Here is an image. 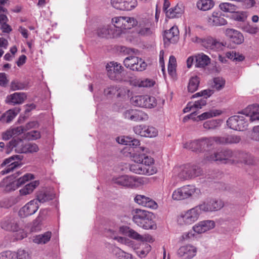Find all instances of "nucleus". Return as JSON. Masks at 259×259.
Masks as SVG:
<instances>
[{
	"label": "nucleus",
	"mask_w": 259,
	"mask_h": 259,
	"mask_svg": "<svg viewBox=\"0 0 259 259\" xmlns=\"http://www.w3.org/2000/svg\"><path fill=\"white\" fill-rule=\"evenodd\" d=\"M133 159L135 163L129 165V169L131 172L146 175H152L156 173L157 168L152 165L154 160L152 157L137 151L133 153Z\"/></svg>",
	"instance_id": "nucleus-1"
},
{
	"label": "nucleus",
	"mask_w": 259,
	"mask_h": 259,
	"mask_svg": "<svg viewBox=\"0 0 259 259\" xmlns=\"http://www.w3.org/2000/svg\"><path fill=\"white\" fill-rule=\"evenodd\" d=\"M247 154L243 152L233 151L229 149H223L211 154L209 160L220 161L223 163H244L248 164L245 159Z\"/></svg>",
	"instance_id": "nucleus-2"
},
{
	"label": "nucleus",
	"mask_w": 259,
	"mask_h": 259,
	"mask_svg": "<svg viewBox=\"0 0 259 259\" xmlns=\"http://www.w3.org/2000/svg\"><path fill=\"white\" fill-rule=\"evenodd\" d=\"M113 183L126 188L136 189L149 183L147 178L132 176L127 175L114 177L112 178Z\"/></svg>",
	"instance_id": "nucleus-3"
},
{
	"label": "nucleus",
	"mask_w": 259,
	"mask_h": 259,
	"mask_svg": "<svg viewBox=\"0 0 259 259\" xmlns=\"http://www.w3.org/2000/svg\"><path fill=\"white\" fill-rule=\"evenodd\" d=\"M112 23L114 27L113 32V37L119 36L122 33H125L130 30L136 26L138 22L134 17L120 16L112 18Z\"/></svg>",
	"instance_id": "nucleus-4"
},
{
	"label": "nucleus",
	"mask_w": 259,
	"mask_h": 259,
	"mask_svg": "<svg viewBox=\"0 0 259 259\" xmlns=\"http://www.w3.org/2000/svg\"><path fill=\"white\" fill-rule=\"evenodd\" d=\"M153 213L140 209H136L133 217V222L144 229H155L156 225L153 220Z\"/></svg>",
	"instance_id": "nucleus-5"
},
{
	"label": "nucleus",
	"mask_w": 259,
	"mask_h": 259,
	"mask_svg": "<svg viewBox=\"0 0 259 259\" xmlns=\"http://www.w3.org/2000/svg\"><path fill=\"white\" fill-rule=\"evenodd\" d=\"M195 193L197 195L200 194V189L192 185L184 186L175 190L172 193V197L174 200H182L189 198Z\"/></svg>",
	"instance_id": "nucleus-6"
},
{
	"label": "nucleus",
	"mask_w": 259,
	"mask_h": 259,
	"mask_svg": "<svg viewBox=\"0 0 259 259\" xmlns=\"http://www.w3.org/2000/svg\"><path fill=\"white\" fill-rule=\"evenodd\" d=\"M200 212L198 206H196L178 216V222L181 225L192 224L198 220Z\"/></svg>",
	"instance_id": "nucleus-7"
},
{
	"label": "nucleus",
	"mask_w": 259,
	"mask_h": 259,
	"mask_svg": "<svg viewBox=\"0 0 259 259\" xmlns=\"http://www.w3.org/2000/svg\"><path fill=\"white\" fill-rule=\"evenodd\" d=\"M131 101L134 106L142 108H152L157 105L156 99L148 95L136 96Z\"/></svg>",
	"instance_id": "nucleus-8"
},
{
	"label": "nucleus",
	"mask_w": 259,
	"mask_h": 259,
	"mask_svg": "<svg viewBox=\"0 0 259 259\" xmlns=\"http://www.w3.org/2000/svg\"><path fill=\"white\" fill-rule=\"evenodd\" d=\"M107 75L112 80L118 81H125L121 77L124 68L120 64L117 62H110L106 65Z\"/></svg>",
	"instance_id": "nucleus-9"
},
{
	"label": "nucleus",
	"mask_w": 259,
	"mask_h": 259,
	"mask_svg": "<svg viewBox=\"0 0 259 259\" xmlns=\"http://www.w3.org/2000/svg\"><path fill=\"white\" fill-rule=\"evenodd\" d=\"M227 124L232 130L244 131L248 126V119L243 115H234L228 118Z\"/></svg>",
	"instance_id": "nucleus-10"
},
{
	"label": "nucleus",
	"mask_w": 259,
	"mask_h": 259,
	"mask_svg": "<svg viewBox=\"0 0 259 259\" xmlns=\"http://www.w3.org/2000/svg\"><path fill=\"white\" fill-rule=\"evenodd\" d=\"M23 159V156L21 155H14L6 159L2 163L1 166L7 165V167L1 171V173L4 175L7 174L11 171H13L17 167H20L21 163L20 161Z\"/></svg>",
	"instance_id": "nucleus-11"
},
{
	"label": "nucleus",
	"mask_w": 259,
	"mask_h": 259,
	"mask_svg": "<svg viewBox=\"0 0 259 259\" xmlns=\"http://www.w3.org/2000/svg\"><path fill=\"white\" fill-rule=\"evenodd\" d=\"M125 119L136 122L146 121L148 119V115L144 111L137 109H128L123 113Z\"/></svg>",
	"instance_id": "nucleus-12"
},
{
	"label": "nucleus",
	"mask_w": 259,
	"mask_h": 259,
	"mask_svg": "<svg viewBox=\"0 0 259 259\" xmlns=\"http://www.w3.org/2000/svg\"><path fill=\"white\" fill-rule=\"evenodd\" d=\"M200 210L205 212L217 211L222 208L224 202L220 199H212L198 205Z\"/></svg>",
	"instance_id": "nucleus-13"
},
{
	"label": "nucleus",
	"mask_w": 259,
	"mask_h": 259,
	"mask_svg": "<svg viewBox=\"0 0 259 259\" xmlns=\"http://www.w3.org/2000/svg\"><path fill=\"white\" fill-rule=\"evenodd\" d=\"M196 40L198 42H201L202 45L206 49L213 50L222 49V47L225 46L226 45V43L224 44L223 42H220L212 37H208L204 39L196 37Z\"/></svg>",
	"instance_id": "nucleus-14"
},
{
	"label": "nucleus",
	"mask_w": 259,
	"mask_h": 259,
	"mask_svg": "<svg viewBox=\"0 0 259 259\" xmlns=\"http://www.w3.org/2000/svg\"><path fill=\"white\" fill-rule=\"evenodd\" d=\"M39 205L37 200L33 199L22 207L19 211V215L21 218H26L33 214L38 210Z\"/></svg>",
	"instance_id": "nucleus-15"
},
{
	"label": "nucleus",
	"mask_w": 259,
	"mask_h": 259,
	"mask_svg": "<svg viewBox=\"0 0 259 259\" xmlns=\"http://www.w3.org/2000/svg\"><path fill=\"white\" fill-rule=\"evenodd\" d=\"M113 7L122 11H130L137 5V0H111Z\"/></svg>",
	"instance_id": "nucleus-16"
},
{
	"label": "nucleus",
	"mask_w": 259,
	"mask_h": 259,
	"mask_svg": "<svg viewBox=\"0 0 259 259\" xmlns=\"http://www.w3.org/2000/svg\"><path fill=\"white\" fill-rule=\"evenodd\" d=\"M197 248L191 245L180 247L177 251V254L181 259H191L196 255Z\"/></svg>",
	"instance_id": "nucleus-17"
},
{
	"label": "nucleus",
	"mask_w": 259,
	"mask_h": 259,
	"mask_svg": "<svg viewBox=\"0 0 259 259\" xmlns=\"http://www.w3.org/2000/svg\"><path fill=\"white\" fill-rule=\"evenodd\" d=\"M179 31L177 27H172L169 30H166L163 35V41L165 46L170 44L176 43L179 39Z\"/></svg>",
	"instance_id": "nucleus-18"
},
{
	"label": "nucleus",
	"mask_w": 259,
	"mask_h": 259,
	"mask_svg": "<svg viewBox=\"0 0 259 259\" xmlns=\"http://www.w3.org/2000/svg\"><path fill=\"white\" fill-rule=\"evenodd\" d=\"M224 15L221 12H213L207 19L208 25L211 26H220L227 24V20L224 17Z\"/></svg>",
	"instance_id": "nucleus-19"
},
{
	"label": "nucleus",
	"mask_w": 259,
	"mask_h": 259,
	"mask_svg": "<svg viewBox=\"0 0 259 259\" xmlns=\"http://www.w3.org/2000/svg\"><path fill=\"white\" fill-rule=\"evenodd\" d=\"M215 138V143L219 145H229L237 144L241 141L239 136L235 135L226 134L222 136H217Z\"/></svg>",
	"instance_id": "nucleus-20"
},
{
	"label": "nucleus",
	"mask_w": 259,
	"mask_h": 259,
	"mask_svg": "<svg viewBox=\"0 0 259 259\" xmlns=\"http://www.w3.org/2000/svg\"><path fill=\"white\" fill-rule=\"evenodd\" d=\"M225 35L230 42L236 45H240L244 42V37L240 31L231 28H227Z\"/></svg>",
	"instance_id": "nucleus-21"
},
{
	"label": "nucleus",
	"mask_w": 259,
	"mask_h": 259,
	"mask_svg": "<svg viewBox=\"0 0 259 259\" xmlns=\"http://www.w3.org/2000/svg\"><path fill=\"white\" fill-rule=\"evenodd\" d=\"M241 113L246 116L250 121L259 120V105L252 104L243 109Z\"/></svg>",
	"instance_id": "nucleus-22"
},
{
	"label": "nucleus",
	"mask_w": 259,
	"mask_h": 259,
	"mask_svg": "<svg viewBox=\"0 0 259 259\" xmlns=\"http://www.w3.org/2000/svg\"><path fill=\"white\" fill-rule=\"evenodd\" d=\"M1 228L7 231L18 232L20 228L17 221L12 218H5L1 222Z\"/></svg>",
	"instance_id": "nucleus-23"
},
{
	"label": "nucleus",
	"mask_w": 259,
	"mask_h": 259,
	"mask_svg": "<svg viewBox=\"0 0 259 259\" xmlns=\"http://www.w3.org/2000/svg\"><path fill=\"white\" fill-rule=\"evenodd\" d=\"M26 142L19 138L13 139L7 145L10 150H14L16 152L25 153L26 150Z\"/></svg>",
	"instance_id": "nucleus-24"
},
{
	"label": "nucleus",
	"mask_w": 259,
	"mask_h": 259,
	"mask_svg": "<svg viewBox=\"0 0 259 259\" xmlns=\"http://www.w3.org/2000/svg\"><path fill=\"white\" fill-rule=\"evenodd\" d=\"M135 201L144 207L156 209L158 205L156 202L149 197L143 195H137L134 198Z\"/></svg>",
	"instance_id": "nucleus-25"
},
{
	"label": "nucleus",
	"mask_w": 259,
	"mask_h": 259,
	"mask_svg": "<svg viewBox=\"0 0 259 259\" xmlns=\"http://www.w3.org/2000/svg\"><path fill=\"white\" fill-rule=\"evenodd\" d=\"M215 227V223L213 221L206 220L199 222L193 226L194 232L201 234L213 229Z\"/></svg>",
	"instance_id": "nucleus-26"
},
{
	"label": "nucleus",
	"mask_w": 259,
	"mask_h": 259,
	"mask_svg": "<svg viewBox=\"0 0 259 259\" xmlns=\"http://www.w3.org/2000/svg\"><path fill=\"white\" fill-rule=\"evenodd\" d=\"M55 197V194L47 190H42L37 192L36 194V199L37 202L45 203L54 199Z\"/></svg>",
	"instance_id": "nucleus-27"
},
{
	"label": "nucleus",
	"mask_w": 259,
	"mask_h": 259,
	"mask_svg": "<svg viewBox=\"0 0 259 259\" xmlns=\"http://www.w3.org/2000/svg\"><path fill=\"white\" fill-rule=\"evenodd\" d=\"M26 96L23 93H15L13 94L9 95L7 97L6 102L7 103L15 105L16 104H20L22 103Z\"/></svg>",
	"instance_id": "nucleus-28"
},
{
	"label": "nucleus",
	"mask_w": 259,
	"mask_h": 259,
	"mask_svg": "<svg viewBox=\"0 0 259 259\" xmlns=\"http://www.w3.org/2000/svg\"><path fill=\"white\" fill-rule=\"evenodd\" d=\"M20 110L21 109L19 107H15L8 110L0 117V121L2 123L10 122L19 113Z\"/></svg>",
	"instance_id": "nucleus-29"
},
{
	"label": "nucleus",
	"mask_w": 259,
	"mask_h": 259,
	"mask_svg": "<svg viewBox=\"0 0 259 259\" xmlns=\"http://www.w3.org/2000/svg\"><path fill=\"white\" fill-rule=\"evenodd\" d=\"M195 67L204 68L210 63V59L207 55L202 53L195 57Z\"/></svg>",
	"instance_id": "nucleus-30"
},
{
	"label": "nucleus",
	"mask_w": 259,
	"mask_h": 259,
	"mask_svg": "<svg viewBox=\"0 0 259 259\" xmlns=\"http://www.w3.org/2000/svg\"><path fill=\"white\" fill-rule=\"evenodd\" d=\"M114 26L113 27H100L96 30V33L99 37H106L107 36L113 37V32L114 30Z\"/></svg>",
	"instance_id": "nucleus-31"
},
{
	"label": "nucleus",
	"mask_w": 259,
	"mask_h": 259,
	"mask_svg": "<svg viewBox=\"0 0 259 259\" xmlns=\"http://www.w3.org/2000/svg\"><path fill=\"white\" fill-rule=\"evenodd\" d=\"M33 178V177L32 174H26L24 175L23 177H21L18 179L17 180L13 182L10 185L13 186L14 188H13V190H14L16 188L24 184L26 182L28 181L29 180H31Z\"/></svg>",
	"instance_id": "nucleus-32"
},
{
	"label": "nucleus",
	"mask_w": 259,
	"mask_h": 259,
	"mask_svg": "<svg viewBox=\"0 0 259 259\" xmlns=\"http://www.w3.org/2000/svg\"><path fill=\"white\" fill-rule=\"evenodd\" d=\"M151 23L147 20V22L144 25L140 24L139 29L137 30L138 33L141 35H149L152 33L151 29Z\"/></svg>",
	"instance_id": "nucleus-33"
},
{
	"label": "nucleus",
	"mask_w": 259,
	"mask_h": 259,
	"mask_svg": "<svg viewBox=\"0 0 259 259\" xmlns=\"http://www.w3.org/2000/svg\"><path fill=\"white\" fill-rule=\"evenodd\" d=\"M222 111L220 110H211L208 112H204L197 117V120H203L208 118L219 116L222 114Z\"/></svg>",
	"instance_id": "nucleus-34"
},
{
	"label": "nucleus",
	"mask_w": 259,
	"mask_h": 259,
	"mask_svg": "<svg viewBox=\"0 0 259 259\" xmlns=\"http://www.w3.org/2000/svg\"><path fill=\"white\" fill-rule=\"evenodd\" d=\"M183 13V10L178 6L169 9L167 12H166V17L172 19L180 17Z\"/></svg>",
	"instance_id": "nucleus-35"
},
{
	"label": "nucleus",
	"mask_w": 259,
	"mask_h": 259,
	"mask_svg": "<svg viewBox=\"0 0 259 259\" xmlns=\"http://www.w3.org/2000/svg\"><path fill=\"white\" fill-rule=\"evenodd\" d=\"M184 148L190 150L192 151H201L199 139L191 141L185 143L184 144Z\"/></svg>",
	"instance_id": "nucleus-36"
},
{
	"label": "nucleus",
	"mask_w": 259,
	"mask_h": 259,
	"mask_svg": "<svg viewBox=\"0 0 259 259\" xmlns=\"http://www.w3.org/2000/svg\"><path fill=\"white\" fill-rule=\"evenodd\" d=\"M51 236V232H47L43 234L36 236L33 239V241L37 244H45L50 241Z\"/></svg>",
	"instance_id": "nucleus-37"
},
{
	"label": "nucleus",
	"mask_w": 259,
	"mask_h": 259,
	"mask_svg": "<svg viewBox=\"0 0 259 259\" xmlns=\"http://www.w3.org/2000/svg\"><path fill=\"white\" fill-rule=\"evenodd\" d=\"M199 140L201 151H202L213 145V143L215 142V138L214 137L209 138L205 137L199 139Z\"/></svg>",
	"instance_id": "nucleus-38"
},
{
	"label": "nucleus",
	"mask_w": 259,
	"mask_h": 259,
	"mask_svg": "<svg viewBox=\"0 0 259 259\" xmlns=\"http://www.w3.org/2000/svg\"><path fill=\"white\" fill-rule=\"evenodd\" d=\"M214 6L212 0H200L197 3V8L202 11H207L211 9Z\"/></svg>",
	"instance_id": "nucleus-39"
},
{
	"label": "nucleus",
	"mask_w": 259,
	"mask_h": 259,
	"mask_svg": "<svg viewBox=\"0 0 259 259\" xmlns=\"http://www.w3.org/2000/svg\"><path fill=\"white\" fill-rule=\"evenodd\" d=\"M39 185L38 181H35L27 184L23 189L20 190L21 195H25L32 192L34 189Z\"/></svg>",
	"instance_id": "nucleus-40"
},
{
	"label": "nucleus",
	"mask_w": 259,
	"mask_h": 259,
	"mask_svg": "<svg viewBox=\"0 0 259 259\" xmlns=\"http://www.w3.org/2000/svg\"><path fill=\"white\" fill-rule=\"evenodd\" d=\"M200 80L199 77L194 76L191 77L189 81L188 90L189 92L194 93L198 88Z\"/></svg>",
	"instance_id": "nucleus-41"
},
{
	"label": "nucleus",
	"mask_w": 259,
	"mask_h": 259,
	"mask_svg": "<svg viewBox=\"0 0 259 259\" xmlns=\"http://www.w3.org/2000/svg\"><path fill=\"white\" fill-rule=\"evenodd\" d=\"M219 8L222 11L228 13H234L238 8L235 5L229 3H221L219 5Z\"/></svg>",
	"instance_id": "nucleus-42"
},
{
	"label": "nucleus",
	"mask_w": 259,
	"mask_h": 259,
	"mask_svg": "<svg viewBox=\"0 0 259 259\" xmlns=\"http://www.w3.org/2000/svg\"><path fill=\"white\" fill-rule=\"evenodd\" d=\"M189 171L190 175V179L201 175L203 173L202 169L196 165L189 164Z\"/></svg>",
	"instance_id": "nucleus-43"
},
{
	"label": "nucleus",
	"mask_w": 259,
	"mask_h": 259,
	"mask_svg": "<svg viewBox=\"0 0 259 259\" xmlns=\"http://www.w3.org/2000/svg\"><path fill=\"white\" fill-rule=\"evenodd\" d=\"M139 58L136 56H129L126 57L124 61V65L126 68H129L131 70H133V68L135 67L136 63H138Z\"/></svg>",
	"instance_id": "nucleus-44"
},
{
	"label": "nucleus",
	"mask_w": 259,
	"mask_h": 259,
	"mask_svg": "<svg viewBox=\"0 0 259 259\" xmlns=\"http://www.w3.org/2000/svg\"><path fill=\"white\" fill-rule=\"evenodd\" d=\"M178 177L182 180L190 179V175L189 171V164L184 165L181 167V170L178 174Z\"/></svg>",
	"instance_id": "nucleus-45"
},
{
	"label": "nucleus",
	"mask_w": 259,
	"mask_h": 259,
	"mask_svg": "<svg viewBox=\"0 0 259 259\" xmlns=\"http://www.w3.org/2000/svg\"><path fill=\"white\" fill-rule=\"evenodd\" d=\"M225 85V80L220 77H217L213 78V82L212 87L218 91L223 89Z\"/></svg>",
	"instance_id": "nucleus-46"
},
{
	"label": "nucleus",
	"mask_w": 259,
	"mask_h": 259,
	"mask_svg": "<svg viewBox=\"0 0 259 259\" xmlns=\"http://www.w3.org/2000/svg\"><path fill=\"white\" fill-rule=\"evenodd\" d=\"M27 87V83L17 80L12 81L11 83V89L13 91L24 90Z\"/></svg>",
	"instance_id": "nucleus-47"
},
{
	"label": "nucleus",
	"mask_w": 259,
	"mask_h": 259,
	"mask_svg": "<svg viewBox=\"0 0 259 259\" xmlns=\"http://www.w3.org/2000/svg\"><path fill=\"white\" fill-rule=\"evenodd\" d=\"M140 141L139 140L133 139L132 137H126L121 140V144L125 145H129L130 146H135L140 145Z\"/></svg>",
	"instance_id": "nucleus-48"
},
{
	"label": "nucleus",
	"mask_w": 259,
	"mask_h": 259,
	"mask_svg": "<svg viewBox=\"0 0 259 259\" xmlns=\"http://www.w3.org/2000/svg\"><path fill=\"white\" fill-rule=\"evenodd\" d=\"M206 104V98H202L200 100L195 101L194 103H189L188 106H190V108H199L201 109L203 106Z\"/></svg>",
	"instance_id": "nucleus-49"
},
{
	"label": "nucleus",
	"mask_w": 259,
	"mask_h": 259,
	"mask_svg": "<svg viewBox=\"0 0 259 259\" xmlns=\"http://www.w3.org/2000/svg\"><path fill=\"white\" fill-rule=\"evenodd\" d=\"M214 92L212 90L206 89L201 91V92H198L192 96V98L203 96V98L207 99V98L209 97L211 95L213 94Z\"/></svg>",
	"instance_id": "nucleus-50"
},
{
	"label": "nucleus",
	"mask_w": 259,
	"mask_h": 259,
	"mask_svg": "<svg viewBox=\"0 0 259 259\" xmlns=\"http://www.w3.org/2000/svg\"><path fill=\"white\" fill-rule=\"evenodd\" d=\"M156 129L152 126H145L144 137H153L157 135Z\"/></svg>",
	"instance_id": "nucleus-51"
},
{
	"label": "nucleus",
	"mask_w": 259,
	"mask_h": 259,
	"mask_svg": "<svg viewBox=\"0 0 259 259\" xmlns=\"http://www.w3.org/2000/svg\"><path fill=\"white\" fill-rule=\"evenodd\" d=\"M47 212L48 211L47 209H44L40 210L38 217L33 222V225L35 227L38 226V225L45 219Z\"/></svg>",
	"instance_id": "nucleus-52"
},
{
	"label": "nucleus",
	"mask_w": 259,
	"mask_h": 259,
	"mask_svg": "<svg viewBox=\"0 0 259 259\" xmlns=\"http://www.w3.org/2000/svg\"><path fill=\"white\" fill-rule=\"evenodd\" d=\"M219 124V121L213 119L205 121L203 123V127L207 130L214 129L218 126Z\"/></svg>",
	"instance_id": "nucleus-53"
},
{
	"label": "nucleus",
	"mask_w": 259,
	"mask_h": 259,
	"mask_svg": "<svg viewBox=\"0 0 259 259\" xmlns=\"http://www.w3.org/2000/svg\"><path fill=\"white\" fill-rule=\"evenodd\" d=\"M134 66L133 71H142L146 69L147 64L141 58H139L138 63H136Z\"/></svg>",
	"instance_id": "nucleus-54"
},
{
	"label": "nucleus",
	"mask_w": 259,
	"mask_h": 259,
	"mask_svg": "<svg viewBox=\"0 0 259 259\" xmlns=\"http://www.w3.org/2000/svg\"><path fill=\"white\" fill-rule=\"evenodd\" d=\"M38 147L36 144L27 142L25 153L36 152L38 151Z\"/></svg>",
	"instance_id": "nucleus-55"
},
{
	"label": "nucleus",
	"mask_w": 259,
	"mask_h": 259,
	"mask_svg": "<svg viewBox=\"0 0 259 259\" xmlns=\"http://www.w3.org/2000/svg\"><path fill=\"white\" fill-rule=\"evenodd\" d=\"M26 137L29 140H35L40 138V133L37 131H31L26 134Z\"/></svg>",
	"instance_id": "nucleus-56"
},
{
	"label": "nucleus",
	"mask_w": 259,
	"mask_h": 259,
	"mask_svg": "<svg viewBox=\"0 0 259 259\" xmlns=\"http://www.w3.org/2000/svg\"><path fill=\"white\" fill-rule=\"evenodd\" d=\"M127 234L128 236L133 239L141 241H143L144 240V237L142 236L133 229H129L127 232Z\"/></svg>",
	"instance_id": "nucleus-57"
},
{
	"label": "nucleus",
	"mask_w": 259,
	"mask_h": 259,
	"mask_svg": "<svg viewBox=\"0 0 259 259\" xmlns=\"http://www.w3.org/2000/svg\"><path fill=\"white\" fill-rule=\"evenodd\" d=\"M17 259H31L30 254L24 249H19L17 255Z\"/></svg>",
	"instance_id": "nucleus-58"
},
{
	"label": "nucleus",
	"mask_w": 259,
	"mask_h": 259,
	"mask_svg": "<svg viewBox=\"0 0 259 259\" xmlns=\"http://www.w3.org/2000/svg\"><path fill=\"white\" fill-rule=\"evenodd\" d=\"M250 137L252 140L259 141V126L253 127Z\"/></svg>",
	"instance_id": "nucleus-59"
},
{
	"label": "nucleus",
	"mask_w": 259,
	"mask_h": 259,
	"mask_svg": "<svg viewBox=\"0 0 259 259\" xmlns=\"http://www.w3.org/2000/svg\"><path fill=\"white\" fill-rule=\"evenodd\" d=\"M155 82L152 79H146L144 80H141L139 84L140 87H151L154 85Z\"/></svg>",
	"instance_id": "nucleus-60"
},
{
	"label": "nucleus",
	"mask_w": 259,
	"mask_h": 259,
	"mask_svg": "<svg viewBox=\"0 0 259 259\" xmlns=\"http://www.w3.org/2000/svg\"><path fill=\"white\" fill-rule=\"evenodd\" d=\"M145 125H139L134 127V131L137 135L144 137Z\"/></svg>",
	"instance_id": "nucleus-61"
},
{
	"label": "nucleus",
	"mask_w": 259,
	"mask_h": 259,
	"mask_svg": "<svg viewBox=\"0 0 259 259\" xmlns=\"http://www.w3.org/2000/svg\"><path fill=\"white\" fill-rule=\"evenodd\" d=\"M9 82L5 73H0V86L6 87Z\"/></svg>",
	"instance_id": "nucleus-62"
},
{
	"label": "nucleus",
	"mask_w": 259,
	"mask_h": 259,
	"mask_svg": "<svg viewBox=\"0 0 259 259\" xmlns=\"http://www.w3.org/2000/svg\"><path fill=\"white\" fill-rule=\"evenodd\" d=\"M118 91L117 87H110L104 90V94L107 96L115 95Z\"/></svg>",
	"instance_id": "nucleus-63"
},
{
	"label": "nucleus",
	"mask_w": 259,
	"mask_h": 259,
	"mask_svg": "<svg viewBox=\"0 0 259 259\" xmlns=\"http://www.w3.org/2000/svg\"><path fill=\"white\" fill-rule=\"evenodd\" d=\"M13 256L10 251H6L0 253V259H13Z\"/></svg>",
	"instance_id": "nucleus-64"
}]
</instances>
